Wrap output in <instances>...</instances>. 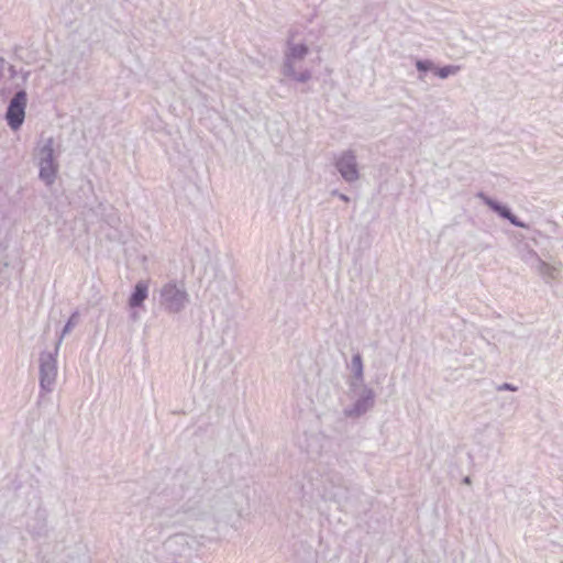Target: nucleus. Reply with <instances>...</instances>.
<instances>
[{"mask_svg": "<svg viewBox=\"0 0 563 563\" xmlns=\"http://www.w3.org/2000/svg\"><path fill=\"white\" fill-rule=\"evenodd\" d=\"M26 93L19 91L11 100L5 118L11 129H19L25 117Z\"/></svg>", "mask_w": 563, "mask_h": 563, "instance_id": "nucleus-1", "label": "nucleus"}, {"mask_svg": "<svg viewBox=\"0 0 563 563\" xmlns=\"http://www.w3.org/2000/svg\"><path fill=\"white\" fill-rule=\"evenodd\" d=\"M338 168L341 175L346 180H354L357 178V169L355 164V157L352 154H344L338 162Z\"/></svg>", "mask_w": 563, "mask_h": 563, "instance_id": "nucleus-2", "label": "nucleus"}, {"mask_svg": "<svg viewBox=\"0 0 563 563\" xmlns=\"http://www.w3.org/2000/svg\"><path fill=\"white\" fill-rule=\"evenodd\" d=\"M147 297V285L144 283H139L135 286V290L130 298V306L137 307L140 306L145 298Z\"/></svg>", "mask_w": 563, "mask_h": 563, "instance_id": "nucleus-3", "label": "nucleus"}, {"mask_svg": "<svg viewBox=\"0 0 563 563\" xmlns=\"http://www.w3.org/2000/svg\"><path fill=\"white\" fill-rule=\"evenodd\" d=\"M56 168L52 161H45L41 165L40 176L47 184L52 183L55 177Z\"/></svg>", "mask_w": 563, "mask_h": 563, "instance_id": "nucleus-4", "label": "nucleus"}, {"mask_svg": "<svg viewBox=\"0 0 563 563\" xmlns=\"http://www.w3.org/2000/svg\"><path fill=\"white\" fill-rule=\"evenodd\" d=\"M487 203L489 207H492L495 211H497L501 217L509 219L512 223L520 225L518 222L515 221V219L511 217L509 210L505 207H501L497 203H495L492 200H487Z\"/></svg>", "mask_w": 563, "mask_h": 563, "instance_id": "nucleus-5", "label": "nucleus"}, {"mask_svg": "<svg viewBox=\"0 0 563 563\" xmlns=\"http://www.w3.org/2000/svg\"><path fill=\"white\" fill-rule=\"evenodd\" d=\"M307 53V47L303 45H296L291 47L290 55L295 58H300Z\"/></svg>", "mask_w": 563, "mask_h": 563, "instance_id": "nucleus-6", "label": "nucleus"}, {"mask_svg": "<svg viewBox=\"0 0 563 563\" xmlns=\"http://www.w3.org/2000/svg\"><path fill=\"white\" fill-rule=\"evenodd\" d=\"M456 71V68L453 67V66H445V67H442L440 69L437 70V74L441 77V78H445L448 77L449 75L451 74H454Z\"/></svg>", "mask_w": 563, "mask_h": 563, "instance_id": "nucleus-7", "label": "nucleus"}, {"mask_svg": "<svg viewBox=\"0 0 563 563\" xmlns=\"http://www.w3.org/2000/svg\"><path fill=\"white\" fill-rule=\"evenodd\" d=\"M353 366L356 368L357 374L361 375L362 373V360L360 355H355L352 360Z\"/></svg>", "mask_w": 563, "mask_h": 563, "instance_id": "nucleus-8", "label": "nucleus"}, {"mask_svg": "<svg viewBox=\"0 0 563 563\" xmlns=\"http://www.w3.org/2000/svg\"><path fill=\"white\" fill-rule=\"evenodd\" d=\"M417 67H418V69H420V70H426V69H427V67L424 66V64H423L422 62H418V63H417Z\"/></svg>", "mask_w": 563, "mask_h": 563, "instance_id": "nucleus-9", "label": "nucleus"}]
</instances>
